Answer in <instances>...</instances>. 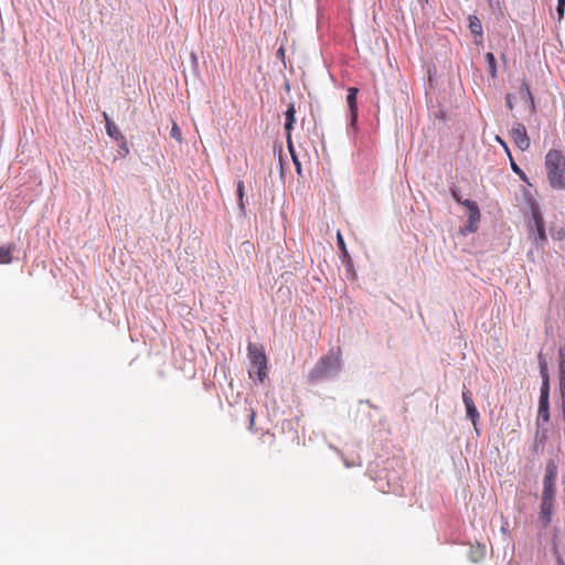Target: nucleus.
Masks as SVG:
<instances>
[{"label":"nucleus","mask_w":565,"mask_h":565,"mask_svg":"<svg viewBox=\"0 0 565 565\" xmlns=\"http://www.w3.org/2000/svg\"><path fill=\"white\" fill-rule=\"evenodd\" d=\"M546 178L555 191H565V156L562 151L551 149L545 156Z\"/></svg>","instance_id":"nucleus-1"},{"label":"nucleus","mask_w":565,"mask_h":565,"mask_svg":"<svg viewBox=\"0 0 565 565\" xmlns=\"http://www.w3.org/2000/svg\"><path fill=\"white\" fill-rule=\"evenodd\" d=\"M341 371L340 350L321 356L308 374L312 383H319L335 377Z\"/></svg>","instance_id":"nucleus-2"},{"label":"nucleus","mask_w":565,"mask_h":565,"mask_svg":"<svg viewBox=\"0 0 565 565\" xmlns=\"http://www.w3.org/2000/svg\"><path fill=\"white\" fill-rule=\"evenodd\" d=\"M249 367L248 375L253 380L263 383L267 376V358L262 347L249 342L247 347Z\"/></svg>","instance_id":"nucleus-3"},{"label":"nucleus","mask_w":565,"mask_h":565,"mask_svg":"<svg viewBox=\"0 0 565 565\" xmlns=\"http://www.w3.org/2000/svg\"><path fill=\"white\" fill-rule=\"evenodd\" d=\"M526 204L530 209L531 218L533 222V224L530 227V231L531 233L535 232L536 234V236L534 237L535 243L537 244L539 242H546L547 236L545 232V222L540 204L533 198L527 199Z\"/></svg>","instance_id":"nucleus-4"},{"label":"nucleus","mask_w":565,"mask_h":565,"mask_svg":"<svg viewBox=\"0 0 565 565\" xmlns=\"http://www.w3.org/2000/svg\"><path fill=\"white\" fill-rule=\"evenodd\" d=\"M557 473L558 467L556 461L554 459H548L545 466L541 498L555 499Z\"/></svg>","instance_id":"nucleus-5"},{"label":"nucleus","mask_w":565,"mask_h":565,"mask_svg":"<svg viewBox=\"0 0 565 565\" xmlns=\"http://www.w3.org/2000/svg\"><path fill=\"white\" fill-rule=\"evenodd\" d=\"M463 206L468 211V218L466 224L462 227H460V233L462 235L476 233L479 228V223L481 218V213L478 203L476 201L467 199L463 202Z\"/></svg>","instance_id":"nucleus-6"},{"label":"nucleus","mask_w":565,"mask_h":565,"mask_svg":"<svg viewBox=\"0 0 565 565\" xmlns=\"http://www.w3.org/2000/svg\"><path fill=\"white\" fill-rule=\"evenodd\" d=\"M358 94L359 88L352 86L348 88L347 104H348V134L358 130L359 108H358Z\"/></svg>","instance_id":"nucleus-7"},{"label":"nucleus","mask_w":565,"mask_h":565,"mask_svg":"<svg viewBox=\"0 0 565 565\" xmlns=\"http://www.w3.org/2000/svg\"><path fill=\"white\" fill-rule=\"evenodd\" d=\"M461 396H462V402H463V405L466 408V417H467V419H469L472 423L475 430L479 435V429L477 427V423L480 418V414H479L478 408L475 405L471 392L469 390H467L465 385H463Z\"/></svg>","instance_id":"nucleus-8"},{"label":"nucleus","mask_w":565,"mask_h":565,"mask_svg":"<svg viewBox=\"0 0 565 565\" xmlns=\"http://www.w3.org/2000/svg\"><path fill=\"white\" fill-rule=\"evenodd\" d=\"M511 137L521 151H526L531 146L530 137L522 122H514L511 128Z\"/></svg>","instance_id":"nucleus-9"},{"label":"nucleus","mask_w":565,"mask_h":565,"mask_svg":"<svg viewBox=\"0 0 565 565\" xmlns=\"http://www.w3.org/2000/svg\"><path fill=\"white\" fill-rule=\"evenodd\" d=\"M547 438H548V429L545 426L537 425L534 440L530 448L531 452L534 455L543 454Z\"/></svg>","instance_id":"nucleus-10"},{"label":"nucleus","mask_w":565,"mask_h":565,"mask_svg":"<svg viewBox=\"0 0 565 565\" xmlns=\"http://www.w3.org/2000/svg\"><path fill=\"white\" fill-rule=\"evenodd\" d=\"M555 499L541 498L539 520L543 527H547L552 522Z\"/></svg>","instance_id":"nucleus-11"},{"label":"nucleus","mask_w":565,"mask_h":565,"mask_svg":"<svg viewBox=\"0 0 565 565\" xmlns=\"http://www.w3.org/2000/svg\"><path fill=\"white\" fill-rule=\"evenodd\" d=\"M468 28L475 36V43L480 45L483 42V29L480 19L477 15L468 17Z\"/></svg>","instance_id":"nucleus-12"},{"label":"nucleus","mask_w":565,"mask_h":565,"mask_svg":"<svg viewBox=\"0 0 565 565\" xmlns=\"http://www.w3.org/2000/svg\"><path fill=\"white\" fill-rule=\"evenodd\" d=\"M284 115H285L284 128L286 131V139H287V138H291V131L294 130L295 124H296V108H295L294 103H290L287 106V109L285 110Z\"/></svg>","instance_id":"nucleus-13"},{"label":"nucleus","mask_w":565,"mask_h":565,"mask_svg":"<svg viewBox=\"0 0 565 565\" xmlns=\"http://www.w3.org/2000/svg\"><path fill=\"white\" fill-rule=\"evenodd\" d=\"M551 419V413H550V401H543L539 399V407H537V416H536V426L542 425L545 426Z\"/></svg>","instance_id":"nucleus-14"},{"label":"nucleus","mask_w":565,"mask_h":565,"mask_svg":"<svg viewBox=\"0 0 565 565\" xmlns=\"http://www.w3.org/2000/svg\"><path fill=\"white\" fill-rule=\"evenodd\" d=\"M103 117L105 119V128H106V132L107 135L113 139L115 140L116 142L124 139L125 136L121 134L120 129L118 128V126L109 118V116L107 115V113H103Z\"/></svg>","instance_id":"nucleus-15"},{"label":"nucleus","mask_w":565,"mask_h":565,"mask_svg":"<svg viewBox=\"0 0 565 565\" xmlns=\"http://www.w3.org/2000/svg\"><path fill=\"white\" fill-rule=\"evenodd\" d=\"M337 244H338V247L341 252V259H342V263L345 265V267L349 269H351L353 267V262H352V258L347 249V246H345V243H344V239L341 235L340 232H338V235H337Z\"/></svg>","instance_id":"nucleus-16"},{"label":"nucleus","mask_w":565,"mask_h":565,"mask_svg":"<svg viewBox=\"0 0 565 565\" xmlns=\"http://www.w3.org/2000/svg\"><path fill=\"white\" fill-rule=\"evenodd\" d=\"M558 387H565V343L558 348Z\"/></svg>","instance_id":"nucleus-17"},{"label":"nucleus","mask_w":565,"mask_h":565,"mask_svg":"<svg viewBox=\"0 0 565 565\" xmlns=\"http://www.w3.org/2000/svg\"><path fill=\"white\" fill-rule=\"evenodd\" d=\"M244 196H245V184H244L243 180H238L236 182V198H237V206H238L241 216L246 215V206H245Z\"/></svg>","instance_id":"nucleus-18"},{"label":"nucleus","mask_w":565,"mask_h":565,"mask_svg":"<svg viewBox=\"0 0 565 565\" xmlns=\"http://www.w3.org/2000/svg\"><path fill=\"white\" fill-rule=\"evenodd\" d=\"M17 249L14 244H2L0 246V265L12 263V253Z\"/></svg>","instance_id":"nucleus-19"},{"label":"nucleus","mask_w":565,"mask_h":565,"mask_svg":"<svg viewBox=\"0 0 565 565\" xmlns=\"http://www.w3.org/2000/svg\"><path fill=\"white\" fill-rule=\"evenodd\" d=\"M520 96L523 102L529 103L531 109L534 111L535 110L534 97L531 93L530 86L527 85V83L525 81H523L521 84Z\"/></svg>","instance_id":"nucleus-20"},{"label":"nucleus","mask_w":565,"mask_h":565,"mask_svg":"<svg viewBox=\"0 0 565 565\" xmlns=\"http://www.w3.org/2000/svg\"><path fill=\"white\" fill-rule=\"evenodd\" d=\"M286 141H287V148H288V151L290 153L292 163H294V166L296 168V171H297V173L299 175H301V163H300L299 158H298V156L296 153L292 139L291 138H287Z\"/></svg>","instance_id":"nucleus-21"},{"label":"nucleus","mask_w":565,"mask_h":565,"mask_svg":"<svg viewBox=\"0 0 565 565\" xmlns=\"http://www.w3.org/2000/svg\"><path fill=\"white\" fill-rule=\"evenodd\" d=\"M537 362H539V369H540V376L542 381L551 380L550 379V372H548V364L547 361L542 352L537 354Z\"/></svg>","instance_id":"nucleus-22"},{"label":"nucleus","mask_w":565,"mask_h":565,"mask_svg":"<svg viewBox=\"0 0 565 565\" xmlns=\"http://www.w3.org/2000/svg\"><path fill=\"white\" fill-rule=\"evenodd\" d=\"M484 58H486V61L488 63V71H489L490 76L493 79L497 78V60H495V56L493 55V53L488 52L484 55Z\"/></svg>","instance_id":"nucleus-23"},{"label":"nucleus","mask_w":565,"mask_h":565,"mask_svg":"<svg viewBox=\"0 0 565 565\" xmlns=\"http://www.w3.org/2000/svg\"><path fill=\"white\" fill-rule=\"evenodd\" d=\"M551 380L542 381L539 399L550 401Z\"/></svg>","instance_id":"nucleus-24"},{"label":"nucleus","mask_w":565,"mask_h":565,"mask_svg":"<svg viewBox=\"0 0 565 565\" xmlns=\"http://www.w3.org/2000/svg\"><path fill=\"white\" fill-rule=\"evenodd\" d=\"M510 162H511V169L512 171L519 175V178L524 181L526 184L529 185H532L525 174V172L515 163V161L513 160V158H510Z\"/></svg>","instance_id":"nucleus-25"},{"label":"nucleus","mask_w":565,"mask_h":565,"mask_svg":"<svg viewBox=\"0 0 565 565\" xmlns=\"http://www.w3.org/2000/svg\"><path fill=\"white\" fill-rule=\"evenodd\" d=\"M170 137L180 143L182 142L181 129L179 128V126L175 121H173V124H172V127L170 130Z\"/></svg>","instance_id":"nucleus-26"},{"label":"nucleus","mask_w":565,"mask_h":565,"mask_svg":"<svg viewBox=\"0 0 565 565\" xmlns=\"http://www.w3.org/2000/svg\"><path fill=\"white\" fill-rule=\"evenodd\" d=\"M450 194L458 204L463 206L466 199H462L459 188H457L455 184L450 186Z\"/></svg>","instance_id":"nucleus-27"},{"label":"nucleus","mask_w":565,"mask_h":565,"mask_svg":"<svg viewBox=\"0 0 565 565\" xmlns=\"http://www.w3.org/2000/svg\"><path fill=\"white\" fill-rule=\"evenodd\" d=\"M558 395H559V401H558V409L561 412V416H564L565 415V387H558Z\"/></svg>","instance_id":"nucleus-28"},{"label":"nucleus","mask_w":565,"mask_h":565,"mask_svg":"<svg viewBox=\"0 0 565 565\" xmlns=\"http://www.w3.org/2000/svg\"><path fill=\"white\" fill-rule=\"evenodd\" d=\"M564 13H565V0H557L556 14H557V20L559 22L563 20Z\"/></svg>","instance_id":"nucleus-29"},{"label":"nucleus","mask_w":565,"mask_h":565,"mask_svg":"<svg viewBox=\"0 0 565 565\" xmlns=\"http://www.w3.org/2000/svg\"><path fill=\"white\" fill-rule=\"evenodd\" d=\"M118 142V146H119V151L118 153L124 158L126 157L128 153H129V148H128V145H127V141H126V138L117 141Z\"/></svg>","instance_id":"nucleus-30"},{"label":"nucleus","mask_w":565,"mask_h":565,"mask_svg":"<svg viewBox=\"0 0 565 565\" xmlns=\"http://www.w3.org/2000/svg\"><path fill=\"white\" fill-rule=\"evenodd\" d=\"M495 141L504 149L509 158H512L508 143L500 136L495 137Z\"/></svg>","instance_id":"nucleus-31"},{"label":"nucleus","mask_w":565,"mask_h":565,"mask_svg":"<svg viewBox=\"0 0 565 565\" xmlns=\"http://www.w3.org/2000/svg\"><path fill=\"white\" fill-rule=\"evenodd\" d=\"M553 551H554V554H555V557H556V564L557 565H565V562H564L562 555L559 554L558 548H557L555 542H554Z\"/></svg>","instance_id":"nucleus-32"},{"label":"nucleus","mask_w":565,"mask_h":565,"mask_svg":"<svg viewBox=\"0 0 565 565\" xmlns=\"http://www.w3.org/2000/svg\"><path fill=\"white\" fill-rule=\"evenodd\" d=\"M553 237L558 241L563 239L565 237V231L558 230L555 234H553Z\"/></svg>","instance_id":"nucleus-33"},{"label":"nucleus","mask_w":565,"mask_h":565,"mask_svg":"<svg viewBox=\"0 0 565 565\" xmlns=\"http://www.w3.org/2000/svg\"><path fill=\"white\" fill-rule=\"evenodd\" d=\"M507 107L512 110L513 109V103H512V96L511 94H508L505 96Z\"/></svg>","instance_id":"nucleus-34"},{"label":"nucleus","mask_w":565,"mask_h":565,"mask_svg":"<svg viewBox=\"0 0 565 565\" xmlns=\"http://www.w3.org/2000/svg\"><path fill=\"white\" fill-rule=\"evenodd\" d=\"M360 403H365L367 404L369 406L373 407V408H376V406H374L371 401L366 399V401H360Z\"/></svg>","instance_id":"nucleus-35"},{"label":"nucleus","mask_w":565,"mask_h":565,"mask_svg":"<svg viewBox=\"0 0 565 565\" xmlns=\"http://www.w3.org/2000/svg\"><path fill=\"white\" fill-rule=\"evenodd\" d=\"M191 58H192L193 63H195V64L198 63V57L194 53L191 54Z\"/></svg>","instance_id":"nucleus-36"},{"label":"nucleus","mask_w":565,"mask_h":565,"mask_svg":"<svg viewBox=\"0 0 565 565\" xmlns=\"http://www.w3.org/2000/svg\"><path fill=\"white\" fill-rule=\"evenodd\" d=\"M285 89H287V90H289V89H290V84H289V82H286V83H285Z\"/></svg>","instance_id":"nucleus-37"},{"label":"nucleus","mask_w":565,"mask_h":565,"mask_svg":"<svg viewBox=\"0 0 565 565\" xmlns=\"http://www.w3.org/2000/svg\"><path fill=\"white\" fill-rule=\"evenodd\" d=\"M254 417H255V413H254V412H252V414H250V423H252V424L254 423Z\"/></svg>","instance_id":"nucleus-38"},{"label":"nucleus","mask_w":565,"mask_h":565,"mask_svg":"<svg viewBox=\"0 0 565 565\" xmlns=\"http://www.w3.org/2000/svg\"><path fill=\"white\" fill-rule=\"evenodd\" d=\"M561 417H562V422H563V425H564V434H565V415L561 416Z\"/></svg>","instance_id":"nucleus-39"},{"label":"nucleus","mask_w":565,"mask_h":565,"mask_svg":"<svg viewBox=\"0 0 565 565\" xmlns=\"http://www.w3.org/2000/svg\"><path fill=\"white\" fill-rule=\"evenodd\" d=\"M281 54L284 55V49H282V47H280V49L278 50V55H281Z\"/></svg>","instance_id":"nucleus-40"},{"label":"nucleus","mask_w":565,"mask_h":565,"mask_svg":"<svg viewBox=\"0 0 565 565\" xmlns=\"http://www.w3.org/2000/svg\"><path fill=\"white\" fill-rule=\"evenodd\" d=\"M281 54L284 55V49H282V47H280V49L278 50V55H281Z\"/></svg>","instance_id":"nucleus-41"},{"label":"nucleus","mask_w":565,"mask_h":565,"mask_svg":"<svg viewBox=\"0 0 565 565\" xmlns=\"http://www.w3.org/2000/svg\"><path fill=\"white\" fill-rule=\"evenodd\" d=\"M495 4V1L490 0V7H493Z\"/></svg>","instance_id":"nucleus-42"},{"label":"nucleus","mask_w":565,"mask_h":565,"mask_svg":"<svg viewBox=\"0 0 565 565\" xmlns=\"http://www.w3.org/2000/svg\"><path fill=\"white\" fill-rule=\"evenodd\" d=\"M495 4V1L490 0V7H493Z\"/></svg>","instance_id":"nucleus-43"}]
</instances>
